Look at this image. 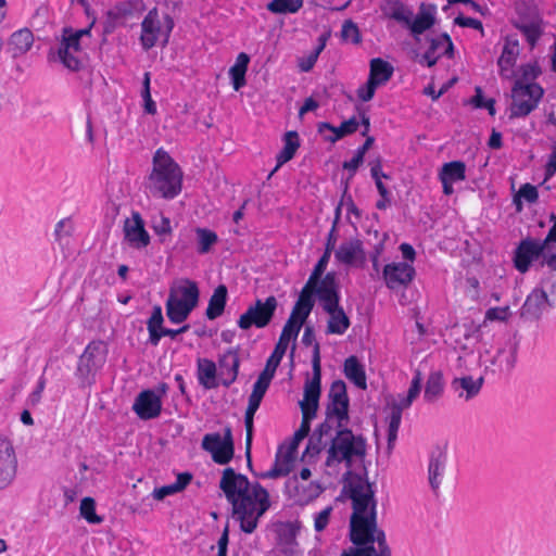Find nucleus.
Instances as JSON below:
<instances>
[{
	"label": "nucleus",
	"mask_w": 556,
	"mask_h": 556,
	"mask_svg": "<svg viewBox=\"0 0 556 556\" xmlns=\"http://www.w3.org/2000/svg\"><path fill=\"white\" fill-rule=\"evenodd\" d=\"M353 513L350 519V540L354 546L340 556H392L386 532L377 526V501L372 483H357L351 488Z\"/></svg>",
	"instance_id": "f257e3e1"
},
{
	"label": "nucleus",
	"mask_w": 556,
	"mask_h": 556,
	"mask_svg": "<svg viewBox=\"0 0 556 556\" xmlns=\"http://www.w3.org/2000/svg\"><path fill=\"white\" fill-rule=\"evenodd\" d=\"M219 489L231 505L232 516L240 522L241 531L253 533L260 518L270 507L268 491L257 481L250 482L247 476L232 467L223 470Z\"/></svg>",
	"instance_id": "f03ea898"
},
{
	"label": "nucleus",
	"mask_w": 556,
	"mask_h": 556,
	"mask_svg": "<svg viewBox=\"0 0 556 556\" xmlns=\"http://www.w3.org/2000/svg\"><path fill=\"white\" fill-rule=\"evenodd\" d=\"M184 173L179 164L163 148L152 157V169L147 177V189L155 198L173 200L182 190Z\"/></svg>",
	"instance_id": "7ed1b4c3"
},
{
	"label": "nucleus",
	"mask_w": 556,
	"mask_h": 556,
	"mask_svg": "<svg viewBox=\"0 0 556 556\" xmlns=\"http://www.w3.org/2000/svg\"><path fill=\"white\" fill-rule=\"evenodd\" d=\"M321 392V366H320V345H315L313 356V376L307 378L304 384V396L300 401L302 410V422L294 432L292 441L288 444L291 450H298L300 442L305 439L311 431V421L316 417L319 397Z\"/></svg>",
	"instance_id": "20e7f679"
},
{
	"label": "nucleus",
	"mask_w": 556,
	"mask_h": 556,
	"mask_svg": "<svg viewBox=\"0 0 556 556\" xmlns=\"http://www.w3.org/2000/svg\"><path fill=\"white\" fill-rule=\"evenodd\" d=\"M366 450L367 441L362 434H354L346 424L336 425V434L330 440L325 465L332 467L343 463L351 469L355 459H364Z\"/></svg>",
	"instance_id": "39448f33"
},
{
	"label": "nucleus",
	"mask_w": 556,
	"mask_h": 556,
	"mask_svg": "<svg viewBox=\"0 0 556 556\" xmlns=\"http://www.w3.org/2000/svg\"><path fill=\"white\" fill-rule=\"evenodd\" d=\"M516 17L511 25L525 37L530 49H534L544 34V20L534 0H517L515 2Z\"/></svg>",
	"instance_id": "423d86ee"
},
{
	"label": "nucleus",
	"mask_w": 556,
	"mask_h": 556,
	"mask_svg": "<svg viewBox=\"0 0 556 556\" xmlns=\"http://www.w3.org/2000/svg\"><path fill=\"white\" fill-rule=\"evenodd\" d=\"M106 355L108 349L102 340H92L86 345L84 352L78 357L74 372L79 388H90L96 383L97 374L104 366Z\"/></svg>",
	"instance_id": "0eeeda50"
},
{
	"label": "nucleus",
	"mask_w": 556,
	"mask_h": 556,
	"mask_svg": "<svg viewBox=\"0 0 556 556\" xmlns=\"http://www.w3.org/2000/svg\"><path fill=\"white\" fill-rule=\"evenodd\" d=\"M329 283H325L319 290L317 299L323 309L329 315L327 323V333L342 336L351 326L350 318L340 305L341 292L332 287L327 288Z\"/></svg>",
	"instance_id": "6e6552de"
},
{
	"label": "nucleus",
	"mask_w": 556,
	"mask_h": 556,
	"mask_svg": "<svg viewBox=\"0 0 556 556\" xmlns=\"http://www.w3.org/2000/svg\"><path fill=\"white\" fill-rule=\"evenodd\" d=\"M543 96L544 89L539 84H525L521 79H516L511 88L510 118L528 116L538 108Z\"/></svg>",
	"instance_id": "1a4fd4ad"
},
{
	"label": "nucleus",
	"mask_w": 556,
	"mask_h": 556,
	"mask_svg": "<svg viewBox=\"0 0 556 556\" xmlns=\"http://www.w3.org/2000/svg\"><path fill=\"white\" fill-rule=\"evenodd\" d=\"M277 299L274 295L268 296L265 301L257 299L253 305L239 317L237 324L242 330L251 327L265 328L271 321L277 309Z\"/></svg>",
	"instance_id": "9d476101"
},
{
	"label": "nucleus",
	"mask_w": 556,
	"mask_h": 556,
	"mask_svg": "<svg viewBox=\"0 0 556 556\" xmlns=\"http://www.w3.org/2000/svg\"><path fill=\"white\" fill-rule=\"evenodd\" d=\"M201 446L212 455V459L216 464H228L232 459L235 453L231 428L226 427L224 429V435H220L218 432L206 433L202 439Z\"/></svg>",
	"instance_id": "9b49d317"
},
{
	"label": "nucleus",
	"mask_w": 556,
	"mask_h": 556,
	"mask_svg": "<svg viewBox=\"0 0 556 556\" xmlns=\"http://www.w3.org/2000/svg\"><path fill=\"white\" fill-rule=\"evenodd\" d=\"M81 39L71 34V27L62 29L58 58L72 72H79L84 66Z\"/></svg>",
	"instance_id": "f8f14e48"
},
{
	"label": "nucleus",
	"mask_w": 556,
	"mask_h": 556,
	"mask_svg": "<svg viewBox=\"0 0 556 556\" xmlns=\"http://www.w3.org/2000/svg\"><path fill=\"white\" fill-rule=\"evenodd\" d=\"M547 248L540 240L531 237L522 239L514 251L513 263L515 268L526 274L535 261L540 262L541 255L544 254Z\"/></svg>",
	"instance_id": "ddd939ff"
},
{
	"label": "nucleus",
	"mask_w": 556,
	"mask_h": 556,
	"mask_svg": "<svg viewBox=\"0 0 556 556\" xmlns=\"http://www.w3.org/2000/svg\"><path fill=\"white\" fill-rule=\"evenodd\" d=\"M328 396L330 400L326 407V415H328V418H336L338 426L348 424L350 419V400L346 393V386L344 381H333L331 383Z\"/></svg>",
	"instance_id": "4468645a"
},
{
	"label": "nucleus",
	"mask_w": 556,
	"mask_h": 556,
	"mask_svg": "<svg viewBox=\"0 0 556 556\" xmlns=\"http://www.w3.org/2000/svg\"><path fill=\"white\" fill-rule=\"evenodd\" d=\"M316 298L317 292H315V289L304 285L283 327L289 326V331H294V333L299 334L303 324L314 308Z\"/></svg>",
	"instance_id": "2eb2a0df"
},
{
	"label": "nucleus",
	"mask_w": 556,
	"mask_h": 556,
	"mask_svg": "<svg viewBox=\"0 0 556 556\" xmlns=\"http://www.w3.org/2000/svg\"><path fill=\"white\" fill-rule=\"evenodd\" d=\"M415 276L414 266L407 262H392L382 269V279L387 288L393 291L407 288Z\"/></svg>",
	"instance_id": "dca6fc26"
},
{
	"label": "nucleus",
	"mask_w": 556,
	"mask_h": 556,
	"mask_svg": "<svg viewBox=\"0 0 556 556\" xmlns=\"http://www.w3.org/2000/svg\"><path fill=\"white\" fill-rule=\"evenodd\" d=\"M124 241L135 250H142L151 242V237L144 227V220L137 211L131 212V218H126L123 227Z\"/></svg>",
	"instance_id": "f3484780"
},
{
	"label": "nucleus",
	"mask_w": 556,
	"mask_h": 556,
	"mask_svg": "<svg viewBox=\"0 0 556 556\" xmlns=\"http://www.w3.org/2000/svg\"><path fill=\"white\" fill-rule=\"evenodd\" d=\"M17 457L11 440L0 437V490L8 488L15 479Z\"/></svg>",
	"instance_id": "a211bd4d"
},
{
	"label": "nucleus",
	"mask_w": 556,
	"mask_h": 556,
	"mask_svg": "<svg viewBox=\"0 0 556 556\" xmlns=\"http://www.w3.org/2000/svg\"><path fill=\"white\" fill-rule=\"evenodd\" d=\"M521 342V336L518 331L510 333L504 344L497 349L492 359V364L497 366L500 370L510 372L517 363V355Z\"/></svg>",
	"instance_id": "6ab92c4d"
},
{
	"label": "nucleus",
	"mask_w": 556,
	"mask_h": 556,
	"mask_svg": "<svg viewBox=\"0 0 556 556\" xmlns=\"http://www.w3.org/2000/svg\"><path fill=\"white\" fill-rule=\"evenodd\" d=\"M331 253L328 251H324L323 255L319 257L317 263L315 264L305 286L315 289V292H319L325 283H329L327 288L332 287L333 289H340V282L337 277L336 271H328L325 274L326 268L328 266Z\"/></svg>",
	"instance_id": "aec40b11"
},
{
	"label": "nucleus",
	"mask_w": 556,
	"mask_h": 556,
	"mask_svg": "<svg viewBox=\"0 0 556 556\" xmlns=\"http://www.w3.org/2000/svg\"><path fill=\"white\" fill-rule=\"evenodd\" d=\"M132 410L142 420L154 419L161 414L162 400L154 390H143L135 399Z\"/></svg>",
	"instance_id": "412c9836"
},
{
	"label": "nucleus",
	"mask_w": 556,
	"mask_h": 556,
	"mask_svg": "<svg viewBox=\"0 0 556 556\" xmlns=\"http://www.w3.org/2000/svg\"><path fill=\"white\" fill-rule=\"evenodd\" d=\"M219 383L229 388L238 378L240 368L239 346L230 348L218 357Z\"/></svg>",
	"instance_id": "4be33fe9"
},
{
	"label": "nucleus",
	"mask_w": 556,
	"mask_h": 556,
	"mask_svg": "<svg viewBox=\"0 0 556 556\" xmlns=\"http://www.w3.org/2000/svg\"><path fill=\"white\" fill-rule=\"evenodd\" d=\"M520 54V45L516 35H507L500 58L497 59L498 74L503 78H511L514 67Z\"/></svg>",
	"instance_id": "5701e85b"
},
{
	"label": "nucleus",
	"mask_w": 556,
	"mask_h": 556,
	"mask_svg": "<svg viewBox=\"0 0 556 556\" xmlns=\"http://www.w3.org/2000/svg\"><path fill=\"white\" fill-rule=\"evenodd\" d=\"M168 298H174L176 302L195 308L199 304L200 289L198 283L189 278H178L169 287Z\"/></svg>",
	"instance_id": "b1692460"
},
{
	"label": "nucleus",
	"mask_w": 556,
	"mask_h": 556,
	"mask_svg": "<svg viewBox=\"0 0 556 556\" xmlns=\"http://www.w3.org/2000/svg\"><path fill=\"white\" fill-rule=\"evenodd\" d=\"M298 450H291L290 445H279L273 467L260 475L262 479H277L288 476L293 467Z\"/></svg>",
	"instance_id": "393cba45"
},
{
	"label": "nucleus",
	"mask_w": 556,
	"mask_h": 556,
	"mask_svg": "<svg viewBox=\"0 0 556 556\" xmlns=\"http://www.w3.org/2000/svg\"><path fill=\"white\" fill-rule=\"evenodd\" d=\"M435 13L437 7L434 4L426 5L425 3H421L416 16H414V12L412 11V15L408 17V22L405 23L404 26L409 29L416 41L419 40L420 35L434 25Z\"/></svg>",
	"instance_id": "a878e982"
},
{
	"label": "nucleus",
	"mask_w": 556,
	"mask_h": 556,
	"mask_svg": "<svg viewBox=\"0 0 556 556\" xmlns=\"http://www.w3.org/2000/svg\"><path fill=\"white\" fill-rule=\"evenodd\" d=\"M547 305H549V303L546 292L543 289L535 288L528 294L521 306L520 316L530 321L539 320Z\"/></svg>",
	"instance_id": "bb28decb"
},
{
	"label": "nucleus",
	"mask_w": 556,
	"mask_h": 556,
	"mask_svg": "<svg viewBox=\"0 0 556 556\" xmlns=\"http://www.w3.org/2000/svg\"><path fill=\"white\" fill-rule=\"evenodd\" d=\"M286 490L290 497L299 505H305L319 496L323 489L317 482H309L307 485H301L298 477L293 476L286 482Z\"/></svg>",
	"instance_id": "cd10ccee"
},
{
	"label": "nucleus",
	"mask_w": 556,
	"mask_h": 556,
	"mask_svg": "<svg viewBox=\"0 0 556 556\" xmlns=\"http://www.w3.org/2000/svg\"><path fill=\"white\" fill-rule=\"evenodd\" d=\"M161 34V22L157 8H152L141 23L140 43L144 51L152 49Z\"/></svg>",
	"instance_id": "c85d7f7f"
},
{
	"label": "nucleus",
	"mask_w": 556,
	"mask_h": 556,
	"mask_svg": "<svg viewBox=\"0 0 556 556\" xmlns=\"http://www.w3.org/2000/svg\"><path fill=\"white\" fill-rule=\"evenodd\" d=\"M143 10V4L138 0H127L117 2L112 9L106 12V21L104 23V31L110 34L114 30L121 20L128 18L135 14L136 11Z\"/></svg>",
	"instance_id": "c756f323"
},
{
	"label": "nucleus",
	"mask_w": 556,
	"mask_h": 556,
	"mask_svg": "<svg viewBox=\"0 0 556 556\" xmlns=\"http://www.w3.org/2000/svg\"><path fill=\"white\" fill-rule=\"evenodd\" d=\"M415 400L409 399L408 396H404L400 399L399 402H394L391 405V412L388 417L389 427H388V450L391 451L394 446V442L397 439V432L401 426L402 413L404 409L410 407Z\"/></svg>",
	"instance_id": "7c9ffc66"
},
{
	"label": "nucleus",
	"mask_w": 556,
	"mask_h": 556,
	"mask_svg": "<svg viewBox=\"0 0 556 556\" xmlns=\"http://www.w3.org/2000/svg\"><path fill=\"white\" fill-rule=\"evenodd\" d=\"M447 460L446 453L439 446H437L430 453L429 465H428V479L431 489L437 492L440 488L442 477L445 470Z\"/></svg>",
	"instance_id": "2f4dec72"
},
{
	"label": "nucleus",
	"mask_w": 556,
	"mask_h": 556,
	"mask_svg": "<svg viewBox=\"0 0 556 556\" xmlns=\"http://www.w3.org/2000/svg\"><path fill=\"white\" fill-rule=\"evenodd\" d=\"M283 148L276 156V166L269 173L268 179L287 162L292 160L300 148V137L295 130H289L283 135L282 138Z\"/></svg>",
	"instance_id": "473e14b6"
},
{
	"label": "nucleus",
	"mask_w": 556,
	"mask_h": 556,
	"mask_svg": "<svg viewBox=\"0 0 556 556\" xmlns=\"http://www.w3.org/2000/svg\"><path fill=\"white\" fill-rule=\"evenodd\" d=\"M296 338L298 334L294 333V331H289V326L283 327L273 353L266 361L265 368L276 374V370L280 365L283 355L286 354L290 341H294Z\"/></svg>",
	"instance_id": "72a5a7b5"
},
{
	"label": "nucleus",
	"mask_w": 556,
	"mask_h": 556,
	"mask_svg": "<svg viewBox=\"0 0 556 556\" xmlns=\"http://www.w3.org/2000/svg\"><path fill=\"white\" fill-rule=\"evenodd\" d=\"M217 366L208 358H199L197 362V378L204 389H215L219 386L217 380Z\"/></svg>",
	"instance_id": "f704fd0d"
},
{
	"label": "nucleus",
	"mask_w": 556,
	"mask_h": 556,
	"mask_svg": "<svg viewBox=\"0 0 556 556\" xmlns=\"http://www.w3.org/2000/svg\"><path fill=\"white\" fill-rule=\"evenodd\" d=\"M343 372L348 380L362 390L367 389L365 366L357 356L351 355L345 358L343 364Z\"/></svg>",
	"instance_id": "c9c22d12"
},
{
	"label": "nucleus",
	"mask_w": 556,
	"mask_h": 556,
	"mask_svg": "<svg viewBox=\"0 0 556 556\" xmlns=\"http://www.w3.org/2000/svg\"><path fill=\"white\" fill-rule=\"evenodd\" d=\"M34 43V35L30 29L22 28L14 31L8 42V49L13 58L28 52Z\"/></svg>",
	"instance_id": "e433bc0d"
},
{
	"label": "nucleus",
	"mask_w": 556,
	"mask_h": 556,
	"mask_svg": "<svg viewBox=\"0 0 556 556\" xmlns=\"http://www.w3.org/2000/svg\"><path fill=\"white\" fill-rule=\"evenodd\" d=\"M359 126V121L356 116L341 123L340 126L336 127L328 122H321L318 125V131L321 132L324 129H328L333 132L332 136H328L325 139L331 143H334L348 135L354 134Z\"/></svg>",
	"instance_id": "4c0bfd02"
},
{
	"label": "nucleus",
	"mask_w": 556,
	"mask_h": 556,
	"mask_svg": "<svg viewBox=\"0 0 556 556\" xmlns=\"http://www.w3.org/2000/svg\"><path fill=\"white\" fill-rule=\"evenodd\" d=\"M358 256L364 257L363 243L358 239L344 241L334 251L336 260L345 265L354 264Z\"/></svg>",
	"instance_id": "58836bf2"
},
{
	"label": "nucleus",
	"mask_w": 556,
	"mask_h": 556,
	"mask_svg": "<svg viewBox=\"0 0 556 556\" xmlns=\"http://www.w3.org/2000/svg\"><path fill=\"white\" fill-rule=\"evenodd\" d=\"M228 299V289L225 285H219L214 289L208 300L205 316L210 320H214L223 315Z\"/></svg>",
	"instance_id": "ea45409f"
},
{
	"label": "nucleus",
	"mask_w": 556,
	"mask_h": 556,
	"mask_svg": "<svg viewBox=\"0 0 556 556\" xmlns=\"http://www.w3.org/2000/svg\"><path fill=\"white\" fill-rule=\"evenodd\" d=\"M394 72L393 66L388 61L381 58H375L369 63L368 79L374 81L377 86L386 85L392 77Z\"/></svg>",
	"instance_id": "a19ab883"
},
{
	"label": "nucleus",
	"mask_w": 556,
	"mask_h": 556,
	"mask_svg": "<svg viewBox=\"0 0 556 556\" xmlns=\"http://www.w3.org/2000/svg\"><path fill=\"white\" fill-rule=\"evenodd\" d=\"M380 9L386 17L403 25L408 22V17L412 15V9L401 0H384Z\"/></svg>",
	"instance_id": "79ce46f5"
},
{
	"label": "nucleus",
	"mask_w": 556,
	"mask_h": 556,
	"mask_svg": "<svg viewBox=\"0 0 556 556\" xmlns=\"http://www.w3.org/2000/svg\"><path fill=\"white\" fill-rule=\"evenodd\" d=\"M443 391L444 380L442 372L440 370L430 372L425 387L424 400L427 403H434L442 396Z\"/></svg>",
	"instance_id": "37998d69"
},
{
	"label": "nucleus",
	"mask_w": 556,
	"mask_h": 556,
	"mask_svg": "<svg viewBox=\"0 0 556 556\" xmlns=\"http://www.w3.org/2000/svg\"><path fill=\"white\" fill-rule=\"evenodd\" d=\"M429 42L428 49L430 52H434L435 55L446 56L448 59L454 58V45L447 33H442L437 36L427 37Z\"/></svg>",
	"instance_id": "c03bdc74"
},
{
	"label": "nucleus",
	"mask_w": 556,
	"mask_h": 556,
	"mask_svg": "<svg viewBox=\"0 0 556 556\" xmlns=\"http://www.w3.org/2000/svg\"><path fill=\"white\" fill-rule=\"evenodd\" d=\"M275 372L264 368L253 384L252 393L249 396V403L261 405L262 400L268 390Z\"/></svg>",
	"instance_id": "a18cd8bd"
},
{
	"label": "nucleus",
	"mask_w": 556,
	"mask_h": 556,
	"mask_svg": "<svg viewBox=\"0 0 556 556\" xmlns=\"http://www.w3.org/2000/svg\"><path fill=\"white\" fill-rule=\"evenodd\" d=\"M165 307L166 316L173 324L184 323L194 309L185 303L176 302L174 298H167Z\"/></svg>",
	"instance_id": "49530a36"
},
{
	"label": "nucleus",
	"mask_w": 556,
	"mask_h": 556,
	"mask_svg": "<svg viewBox=\"0 0 556 556\" xmlns=\"http://www.w3.org/2000/svg\"><path fill=\"white\" fill-rule=\"evenodd\" d=\"M194 232L197 236V252L200 255L210 253L218 242L217 233L208 228L197 227Z\"/></svg>",
	"instance_id": "de8ad7c7"
},
{
	"label": "nucleus",
	"mask_w": 556,
	"mask_h": 556,
	"mask_svg": "<svg viewBox=\"0 0 556 556\" xmlns=\"http://www.w3.org/2000/svg\"><path fill=\"white\" fill-rule=\"evenodd\" d=\"M483 381V377L473 379L471 376H464L460 378H455L452 381V387L455 390L462 388L463 390L466 391V400H471L472 397L479 394Z\"/></svg>",
	"instance_id": "09e8293b"
},
{
	"label": "nucleus",
	"mask_w": 556,
	"mask_h": 556,
	"mask_svg": "<svg viewBox=\"0 0 556 556\" xmlns=\"http://www.w3.org/2000/svg\"><path fill=\"white\" fill-rule=\"evenodd\" d=\"M439 178H444L453 182L466 179V165L462 161H452L445 163L440 173Z\"/></svg>",
	"instance_id": "8fccbe9b"
},
{
	"label": "nucleus",
	"mask_w": 556,
	"mask_h": 556,
	"mask_svg": "<svg viewBox=\"0 0 556 556\" xmlns=\"http://www.w3.org/2000/svg\"><path fill=\"white\" fill-rule=\"evenodd\" d=\"M303 5V0H273L267 10L276 14L296 13Z\"/></svg>",
	"instance_id": "3c124183"
},
{
	"label": "nucleus",
	"mask_w": 556,
	"mask_h": 556,
	"mask_svg": "<svg viewBox=\"0 0 556 556\" xmlns=\"http://www.w3.org/2000/svg\"><path fill=\"white\" fill-rule=\"evenodd\" d=\"M521 199H525L528 203H535L539 199V192L536 187L527 182L519 188L518 193L514 197V204L516 206L517 212L522 211Z\"/></svg>",
	"instance_id": "603ef678"
},
{
	"label": "nucleus",
	"mask_w": 556,
	"mask_h": 556,
	"mask_svg": "<svg viewBox=\"0 0 556 556\" xmlns=\"http://www.w3.org/2000/svg\"><path fill=\"white\" fill-rule=\"evenodd\" d=\"M150 83H151V74H150V72H146L143 74L142 89H141V98L143 100V110L149 115H155L157 113V106L151 97Z\"/></svg>",
	"instance_id": "864d4df0"
},
{
	"label": "nucleus",
	"mask_w": 556,
	"mask_h": 556,
	"mask_svg": "<svg viewBox=\"0 0 556 556\" xmlns=\"http://www.w3.org/2000/svg\"><path fill=\"white\" fill-rule=\"evenodd\" d=\"M80 515L87 522L99 525L103 518L96 514V502L92 497H85L80 502Z\"/></svg>",
	"instance_id": "5fc2aeb1"
},
{
	"label": "nucleus",
	"mask_w": 556,
	"mask_h": 556,
	"mask_svg": "<svg viewBox=\"0 0 556 556\" xmlns=\"http://www.w3.org/2000/svg\"><path fill=\"white\" fill-rule=\"evenodd\" d=\"M341 39L345 42L358 45L362 41L359 28L352 20H345L341 28Z\"/></svg>",
	"instance_id": "6e6d98bb"
},
{
	"label": "nucleus",
	"mask_w": 556,
	"mask_h": 556,
	"mask_svg": "<svg viewBox=\"0 0 556 556\" xmlns=\"http://www.w3.org/2000/svg\"><path fill=\"white\" fill-rule=\"evenodd\" d=\"M328 440H325V437H323L320 433H317L316 431H313L311 434L305 452L303 454L304 456L315 457L317 456L326 446L328 445Z\"/></svg>",
	"instance_id": "4d7b16f0"
},
{
	"label": "nucleus",
	"mask_w": 556,
	"mask_h": 556,
	"mask_svg": "<svg viewBox=\"0 0 556 556\" xmlns=\"http://www.w3.org/2000/svg\"><path fill=\"white\" fill-rule=\"evenodd\" d=\"M475 96L471 98L470 100V103L476 108V109H486L489 114L491 116H494L495 113H496V110H495V100L490 98V99H485L484 96H483V91H482V88L477 86L475 88Z\"/></svg>",
	"instance_id": "13d9d810"
},
{
	"label": "nucleus",
	"mask_w": 556,
	"mask_h": 556,
	"mask_svg": "<svg viewBox=\"0 0 556 556\" xmlns=\"http://www.w3.org/2000/svg\"><path fill=\"white\" fill-rule=\"evenodd\" d=\"M258 408H260V405L252 404V403L248 402V407L245 409V415H244V425H245V430H247V445H249V446L252 444L253 419H254V415Z\"/></svg>",
	"instance_id": "bf43d9fd"
},
{
	"label": "nucleus",
	"mask_w": 556,
	"mask_h": 556,
	"mask_svg": "<svg viewBox=\"0 0 556 556\" xmlns=\"http://www.w3.org/2000/svg\"><path fill=\"white\" fill-rule=\"evenodd\" d=\"M520 72L521 77L519 79H521L525 84H527L526 81L535 80L542 74V70L538 62L521 65Z\"/></svg>",
	"instance_id": "052dcab7"
},
{
	"label": "nucleus",
	"mask_w": 556,
	"mask_h": 556,
	"mask_svg": "<svg viewBox=\"0 0 556 556\" xmlns=\"http://www.w3.org/2000/svg\"><path fill=\"white\" fill-rule=\"evenodd\" d=\"M152 229L160 237V242H165L164 236H169L173 231L170 219L162 215L160 222L152 225Z\"/></svg>",
	"instance_id": "680f3d73"
},
{
	"label": "nucleus",
	"mask_w": 556,
	"mask_h": 556,
	"mask_svg": "<svg viewBox=\"0 0 556 556\" xmlns=\"http://www.w3.org/2000/svg\"><path fill=\"white\" fill-rule=\"evenodd\" d=\"M245 71H242L236 66H231L229 68V77L232 84V87L236 91H239L242 87L245 86L247 79H245Z\"/></svg>",
	"instance_id": "e2e57ef3"
},
{
	"label": "nucleus",
	"mask_w": 556,
	"mask_h": 556,
	"mask_svg": "<svg viewBox=\"0 0 556 556\" xmlns=\"http://www.w3.org/2000/svg\"><path fill=\"white\" fill-rule=\"evenodd\" d=\"M363 163H364V159L359 154H356V153L354 154V156L351 160L343 162L342 168L344 170H348V173H349L345 182L349 184V181L355 176L357 169L359 168V166Z\"/></svg>",
	"instance_id": "0e129e2a"
},
{
	"label": "nucleus",
	"mask_w": 556,
	"mask_h": 556,
	"mask_svg": "<svg viewBox=\"0 0 556 556\" xmlns=\"http://www.w3.org/2000/svg\"><path fill=\"white\" fill-rule=\"evenodd\" d=\"M378 87L379 86H377L374 81L367 79L366 84L359 86L358 89L356 90L357 97L362 101L368 102L374 98Z\"/></svg>",
	"instance_id": "69168bd1"
},
{
	"label": "nucleus",
	"mask_w": 556,
	"mask_h": 556,
	"mask_svg": "<svg viewBox=\"0 0 556 556\" xmlns=\"http://www.w3.org/2000/svg\"><path fill=\"white\" fill-rule=\"evenodd\" d=\"M72 231H73V226H72L71 218L66 217V218L61 219L60 222L56 223L55 228H54L53 235H54L55 241H60L62 239V237H64V236H66V237L71 236Z\"/></svg>",
	"instance_id": "338daca9"
},
{
	"label": "nucleus",
	"mask_w": 556,
	"mask_h": 556,
	"mask_svg": "<svg viewBox=\"0 0 556 556\" xmlns=\"http://www.w3.org/2000/svg\"><path fill=\"white\" fill-rule=\"evenodd\" d=\"M539 265L541 267L547 266L551 270H556V252L555 245H551L545 250L544 254L541 255Z\"/></svg>",
	"instance_id": "774afa93"
}]
</instances>
